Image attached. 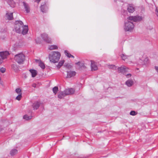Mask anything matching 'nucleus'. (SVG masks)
Masks as SVG:
<instances>
[{
  "mask_svg": "<svg viewBox=\"0 0 158 158\" xmlns=\"http://www.w3.org/2000/svg\"><path fill=\"white\" fill-rule=\"evenodd\" d=\"M15 29L17 33L21 32L23 35L26 34L28 30L27 26L24 25L23 22L21 21H16L15 22Z\"/></svg>",
  "mask_w": 158,
  "mask_h": 158,
  "instance_id": "nucleus-1",
  "label": "nucleus"
},
{
  "mask_svg": "<svg viewBox=\"0 0 158 158\" xmlns=\"http://www.w3.org/2000/svg\"><path fill=\"white\" fill-rule=\"evenodd\" d=\"M128 19V17L125 20L123 28L125 31L132 32L134 28V25L132 22Z\"/></svg>",
  "mask_w": 158,
  "mask_h": 158,
  "instance_id": "nucleus-2",
  "label": "nucleus"
},
{
  "mask_svg": "<svg viewBox=\"0 0 158 158\" xmlns=\"http://www.w3.org/2000/svg\"><path fill=\"white\" fill-rule=\"evenodd\" d=\"M61 54L57 51H53L49 55V59L50 61L53 63L57 62L60 58Z\"/></svg>",
  "mask_w": 158,
  "mask_h": 158,
  "instance_id": "nucleus-3",
  "label": "nucleus"
},
{
  "mask_svg": "<svg viewBox=\"0 0 158 158\" xmlns=\"http://www.w3.org/2000/svg\"><path fill=\"white\" fill-rule=\"evenodd\" d=\"M14 59L18 64H22L25 60V56L23 53H20L15 55Z\"/></svg>",
  "mask_w": 158,
  "mask_h": 158,
  "instance_id": "nucleus-4",
  "label": "nucleus"
},
{
  "mask_svg": "<svg viewBox=\"0 0 158 158\" xmlns=\"http://www.w3.org/2000/svg\"><path fill=\"white\" fill-rule=\"evenodd\" d=\"M143 18V16L139 15L135 16H130L128 17V19L135 22L141 21L142 20Z\"/></svg>",
  "mask_w": 158,
  "mask_h": 158,
  "instance_id": "nucleus-5",
  "label": "nucleus"
},
{
  "mask_svg": "<svg viewBox=\"0 0 158 158\" xmlns=\"http://www.w3.org/2000/svg\"><path fill=\"white\" fill-rule=\"evenodd\" d=\"M118 71L119 73H122L123 74H125L126 72H129V69L126 66L122 65L117 68Z\"/></svg>",
  "mask_w": 158,
  "mask_h": 158,
  "instance_id": "nucleus-6",
  "label": "nucleus"
},
{
  "mask_svg": "<svg viewBox=\"0 0 158 158\" xmlns=\"http://www.w3.org/2000/svg\"><path fill=\"white\" fill-rule=\"evenodd\" d=\"M41 37L43 40L48 43H50L51 42V40L48 36V35L46 33H44L41 35Z\"/></svg>",
  "mask_w": 158,
  "mask_h": 158,
  "instance_id": "nucleus-7",
  "label": "nucleus"
},
{
  "mask_svg": "<svg viewBox=\"0 0 158 158\" xmlns=\"http://www.w3.org/2000/svg\"><path fill=\"white\" fill-rule=\"evenodd\" d=\"M64 91L66 95H67L73 94L75 92V90L73 88H71L66 89Z\"/></svg>",
  "mask_w": 158,
  "mask_h": 158,
  "instance_id": "nucleus-8",
  "label": "nucleus"
},
{
  "mask_svg": "<svg viewBox=\"0 0 158 158\" xmlns=\"http://www.w3.org/2000/svg\"><path fill=\"white\" fill-rule=\"evenodd\" d=\"M9 54V52L7 51L0 52V56L2 60L6 58Z\"/></svg>",
  "mask_w": 158,
  "mask_h": 158,
  "instance_id": "nucleus-9",
  "label": "nucleus"
},
{
  "mask_svg": "<svg viewBox=\"0 0 158 158\" xmlns=\"http://www.w3.org/2000/svg\"><path fill=\"white\" fill-rule=\"evenodd\" d=\"M91 68L92 71L97 70L98 69V67L96 63L93 61H91Z\"/></svg>",
  "mask_w": 158,
  "mask_h": 158,
  "instance_id": "nucleus-10",
  "label": "nucleus"
},
{
  "mask_svg": "<svg viewBox=\"0 0 158 158\" xmlns=\"http://www.w3.org/2000/svg\"><path fill=\"white\" fill-rule=\"evenodd\" d=\"M40 8L41 11L44 13L46 12L48 9V6L46 3L41 5Z\"/></svg>",
  "mask_w": 158,
  "mask_h": 158,
  "instance_id": "nucleus-11",
  "label": "nucleus"
},
{
  "mask_svg": "<svg viewBox=\"0 0 158 158\" xmlns=\"http://www.w3.org/2000/svg\"><path fill=\"white\" fill-rule=\"evenodd\" d=\"M76 74L75 72L74 71H69L67 72V78H70L74 77Z\"/></svg>",
  "mask_w": 158,
  "mask_h": 158,
  "instance_id": "nucleus-12",
  "label": "nucleus"
},
{
  "mask_svg": "<svg viewBox=\"0 0 158 158\" xmlns=\"http://www.w3.org/2000/svg\"><path fill=\"white\" fill-rule=\"evenodd\" d=\"M134 81L132 79H130L127 80L125 82V84L128 87H131L134 84Z\"/></svg>",
  "mask_w": 158,
  "mask_h": 158,
  "instance_id": "nucleus-13",
  "label": "nucleus"
},
{
  "mask_svg": "<svg viewBox=\"0 0 158 158\" xmlns=\"http://www.w3.org/2000/svg\"><path fill=\"white\" fill-rule=\"evenodd\" d=\"M7 4L11 7H14L15 5V2L13 0H5Z\"/></svg>",
  "mask_w": 158,
  "mask_h": 158,
  "instance_id": "nucleus-14",
  "label": "nucleus"
},
{
  "mask_svg": "<svg viewBox=\"0 0 158 158\" xmlns=\"http://www.w3.org/2000/svg\"><path fill=\"white\" fill-rule=\"evenodd\" d=\"M23 5L26 12L27 13H29L30 12V9L28 4L25 2H23Z\"/></svg>",
  "mask_w": 158,
  "mask_h": 158,
  "instance_id": "nucleus-15",
  "label": "nucleus"
},
{
  "mask_svg": "<svg viewBox=\"0 0 158 158\" xmlns=\"http://www.w3.org/2000/svg\"><path fill=\"white\" fill-rule=\"evenodd\" d=\"M29 72L31 74V77H35L37 74V71L35 69H30Z\"/></svg>",
  "mask_w": 158,
  "mask_h": 158,
  "instance_id": "nucleus-16",
  "label": "nucleus"
},
{
  "mask_svg": "<svg viewBox=\"0 0 158 158\" xmlns=\"http://www.w3.org/2000/svg\"><path fill=\"white\" fill-rule=\"evenodd\" d=\"M66 96V95L64 92V91L60 92L58 95V98L60 99L63 98L64 97Z\"/></svg>",
  "mask_w": 158,
  "mask_h": 158,
  "instance_id": "nucleus-17",
  "label": "nucleus"
},
{
  "mask_svg": "<svg viewBox=\"0 0 158 158\" xmlns=\"http://www.w3.org/2000/svg\"><path fill=\"white\" fill-rule=\"evenodd\" d=\"M40 106V103L38 102H35L32 105V107L34 110H37Z\"/></svg>",
  "mask_w": 158,
  "mask_h": 158,
  "instance_id": "nucleus-18",
  "label": "nucleus"
},
{
  "mask_svg": "<svg viewBox=\"0 0 158 158\" xmlns=\"http://www.w3.org/2000/svg\"><path fill=\"white\" fill-rule=\"evenodd\" d=\"M128 11L129 13H133L135 10V8L132 5H130L127 8Z\"/></svg>",
  "mask_w": 158,
  "mask_h": 158,
  "instance_id": "nucleus-19",
  "label": "nucleus"
},
{
  "mask_svg": "<svg viewBox=\"0 0 158 158\" xmlns=\"http://www.w3.org/2000/svg\"><path fill=\"white\" fill-rule=\"evenodd\" d=\"M12 13H7L6 15V16L7 19L9 20H11L13 19Z\"/></svg>",
  "mask_w": 158,
  "mask_h": 158,
  "instance_id": "nucleus-20",
  "label": "nucleus"
},
{
  "mask_svg": "<svg viewBox=\"0 0 158 158\" xmlns=\"http://www.w3.org/2000/svg\"><path fill=\"white\" fill-rule=\"evenodd\" d=\"M107 66L109 69L113 70H116L117 69V67L114 65L107 64Z\"/></svg>",
  "mask_w": 158,
  "mask_h": 158,
  "instance_id": "nucleus-21",
  "label": "nucleus"
},
{
  "mask_svg": "<svg viewBox=\"0 0 158 158\" xmlns=\"http://www.w3.org/2000/svg\"><path fill=\"white\" fill-rule=\"evenodd\" d=\"M18 153V150L16 149H12L10 152V154L11 156H13Z\"/></svg>",
  "mask_w": 158,
  "mask_h": 158,
  "instance_id": "nucleus-22",
  "label": "nucleus"
},
{
  "mask_svg": "<svg viewBox=\"0 0 158 158\" xmlns=\"http://www.w3.org/2000/svg\"><path fill=\"white\" fill-rule=\"evenodd\" d=\"M58 48L57 46L56 45H49L48 47V49L50 50L57 49Z\"/></svg>",
  "mask_w": 158,
  "mask_h": 158,
  "instance_id": "nucleus-23",
  "label": "nucleus"
},
{
  "mask_svg": "<svg viewBox=\"0 0 158 158\" xmlns=\"http://www.w3.org/2000/svg\"><path fill=\"white\" fill-rule=\"evenodd\" d=\"M64 53L65 55L69 58H74V56L73 55H71L69 53V52L67 50H65L64 51Z\"/></svg>",
  "mask_w": 158,
  "mask_h": 158,
  "instance_id": "nucleus-24",
  "label": "nucleus"
},
{
  "mask_svg": "<svg viewBox=\"0 0 158 158\" xmlns=\"http://www.w3.org/2000/svg\"><path fill=\"white\" fill-rule=\"evenodd\" d=\"M32 118V116H28V115L26 114L23 116V118L25 120H28L31 119Z\"/></svg>",
  "mask_w": 158,
  "mask_h": 158,
  "instance_id": "nucleus-25",
  "label": "nucleus"
},
{
  "mask_svg": "<svg viewBox=\"0 0 158 158\" xmlns=\"http://www.w3.org/2000/svg\"><path fill=\"white\" fill-rule=\"evenodd\" d=\"M64 60H61L59 62L58 65H56V66L58 68H60L63 65L64 63Z\"/></svg>",
  "mask_w": 158,
  "mask_h": 158,
  "instance_id": "nucleus-26",
  "label": "nucleus"
},
{
  "mask_svg": "<svg viewBox=\"0 0 158 158\" xmlns=\"http://www.w3.org/2000/svg\"><path fill=\"white\" fill-rule=\"evenodd\" d=\"M121 57L122 59L123 60H125V59L128 58L129 56H127L124 54H122L121 55Z\"/></svg>",
  "mask_w": 158,
  "mask_h": 158,
  "instance_id": "nucleus-27",
  "label": "nucleus"
},
{
  "mask_svg": "<svg viewBox=\"0 0 158 158\" xmlns=\"http://www.w3.org/2000/svg\"><path fill=\"white\" fill-rule=\"evenodd\" d=\"M39 65L42 69H44L45 68V65L41 61H40L39 64Z\"/></svg>",
  "mask_w": 158,
  "mask_h": 158,
  "instance_id": "nucleus-28",
  "label": "nucleus"
},
{
  "mask_svg": "<svg viewBox=\"0 0 158 158\" xmlns=\"http://www.w3.org/2000/svg\"><path fill=\"white\" fill-rule=\"evenodd\" d=\"M12 68L15 72L17 71L18 69V68L16 64H13L12 65Z\"/></svg>",
  "mask_w": 158,
  "mask_h": 158,
  "instance_id": "nucleus-29",
  "label": "nucleus"
},
{
  "mask_svg": "<svg viewBox=\"0 0 158 158\" xmlns=\"http://www.w3.org/2000/svg\"><path fill=\"white\" fill-rule=\"evenodd\" d=\"M58 87L57 86L54 87L53 88L52 90L55 94H56L57 93L58 91Z\"/></svg>",
  "mask_w": 158,
  "mask_h": 158,
  "instance_id": "nucleus-30",
  "label": "nucleus"
},
{
  "mask_svg": "<svg viewBox=\"0 0 158 158\" xmlns=\"http://www.w3.org/2000/svg\"><path fill=\"white\" fill-rule=\"evenodd\" d=\"M15 91L18 94H22L21 90L20 88L16 89Z\"/></svg>",
  "mask_w": 158,
  "mask_h": 158,
  "instance_id": "nucleus-31",
  "label": "nucleus"
},
{
  "mask_svg": "<svg viewBox=\"0 0 158 158\" xmlns=\"http://www.w3.org/2000/svg\"><path fill=\"white\" fill-rule=\"evenodd\" d=\"M22 97V94H18L16 97V99L18 101H19Z\"/></svg>",
  "mask_w": 158,
  "mask_h": 158,
  "instance_id": "nucleus-32",
  "label": "nucleus"
},
{
  "mask_svg": "<svg viewBox=\"0 0 158 158\" xmlns=\"http://www.w3.org/2000/svg\"><path fill=\"white\" fill-rule=\"evenodd\" d=\"M126 77L127 78H129L131 77L132 75L131 73H128L126 74V72L125 73V74H124Z\"/></svg>",
  "mask_w": 158,
  "mask_h": 158,
  "instance_id": "nucleus-33",
  "label": "nucleus"
},
{
  "mask_svg": "<svg viewBox=\"0 0 158 158\" xmlns=\"http://www.w3.org/2000/svg\"><path fill=\"white\" fill-rule=\"evenodd\" d=\"M137 114V113L134 111H131L130 112V114L132 116H134Z\"/></svg>",
  "mask_w": 158,
  "mask_h": 158,
  "instance_id": "nucleus-34",
  "label": "nucleus"
},
{
  "mask_svg": "<svg viewBox=\"0 0 158 158\" xmlns=\"http://www.w3.org/2000/svg\"><path fill=\"white\" fill-rule=\"evenodd\" d=\"M0 71L2 73H4L6 71V69L3 68H2L0 69Z\"/></svg>",
  "mask_w": 158,
  "mask_h": 158,
  "instance_id": "nucleus-35",
  "label": "nucleus"
},
{
  "mask_svg": "<svg viewBox=\"0 0 158 158\" xmlns=\"http://www.w3.org/2000/svg\"><path fill=\"white\" fill-rule=\"evenodd\" d=\"M155 69H156V71L158 73V67L155 66Z\"/></svg>",
  "mask_w": 158,
  "mask_h": 158,
  "instance_id": "nucleus-36",
  "label": "nucleus"
},
{
  "mask_svg": "<svg viewBox=\"0 0 158 158\" xmlns=\"http://www.w3.org/2000/svg\"><path fill=\"white\" fill-rule=\"evenodd\" d=\"M140 9H141V10L142 11H144V9L143 7H141L140 8Z\"/></svg>",
  "mask_w": 158,
  "mask_h": 158,
  "instance_id": "nucleus-37",
  "label": "nucleus"
},
{
  "mask_svg": "<svg viewBox=\"0 0 158 158\" xmlns=\"http://www.w3.org/2000/svg\"><path fill=\"white\" fill-rule=\"evenodd\" d=\"M32 86L33 87L35 88L36 87V84H34L32 85Z\"/></svg>",
  "mask_w": 158,
  "mask_h": 158,
  "instance_id": "nucleus-38",
  "label": "nucleus"
},
{
  "mask_svg": "<svg viewBox=\"0 0 158 158\" xmlns=\"http://www.w3.org/2000/svg\"><path fill=\"white\" fill-rule=\"evenodd\" d=\"M127 13V11H124V12L123 13V14L124 15H125Z\"/></svg>",
  "mask_w": 158,
  "mask_h": 158,
  "instance_id": "nucleus-39",
  "label": "nucleus"
},
{
  "mask_svg": "<svg viewBox=\"0 0 158 158\" xmlns=\"http://www.w3.org/2000/svg\"><path fill=\"white\" fill-rule=\"evenodd\" d=\"M81 64V62H78L77 63H76V64L78 65H80Z\"/></svg>",
  "mask_w": 158,
  "mask_h": 158,
  "instance_id": "nucleus-40",
  "label": "nucleus"
},
{
  "mask_svg": "<svg viewBox=\"0 0 158 158\" xmlns=\"http://www.w3.org/2000/svg\"><path fill=\"white\" fill-rule=\"evenodd\" d=\"M3 62L2 60L0 59V64H1Z\"/></svg>",
  "mask_w": 158,
  "mask_h": 158,
  "instance_id": "nucleus-41",
  "label": "nucleus"
},
{
  "mask_svg": "<svg viewBox=\"0 0 158 158\" xmlns=\"http://www.w3.org/2000/svg\"><path fill=\"white\" fill-rule=\"evenodd\" d=\"M146 63H145L144 62L142 63V64L144 65Z\"/></svg>",
  "mask_w": 158,
  "mask_h": 158,
  "instance_id": "nucleus-42",
  "label": "nucleus"
},
{
  "mask_svg": "<svg viewBox=\"0 0 158 158\" xmlns=\"http://www.w3.org/2000/svg\"><path fill=\"white\" fill-rule=\"evenodd\" d=\"M40 0H36V1H38V3H39Z\"/></svg>",
  "mask_w": 158,
  "mask_h": 158,
  "instance_id": "nucleus-43",
  "label": "nucleus"
},
{
  "mask_svg": "<svg viewBox=\"0 0 158 158\" xmlns=\"http://www.w3.org/2000/svg\"><path fill=\"white\" fill-rule=\"evenodd\" d=\"M118 1H120V2H122L123 1H122V0H118Z\"/></svg>",
  "mask_w": 158,
  "mask_h": 158,
  "instance_id": "nucleus-44",
  "label": "nucleus"
},
{
  "mask_svg": "<svg viewBox=\"0 0 158 158\" xmlns=\"http://www.w3.org/2000/svg\"><path fill=\"white\" fill-rule=\"evenodd\" d=\"M148 60V59L147 58H145V61Z\"/></svg>",
  "mask_w": 158,
  "mask_h": 158,
  "instance_id": "nucleus-45",
  "label": "nucleus"
},
{
  "mask_svg": "<svg viewBox=\"0 0 158 158\" xmlns=\"http://www.w3.org/2000/svg\"><path fill=\"white\" fill-rule=\"evenodd\" d=\"M116 0H114V2H116Z\"/></svg>",
  "mask_w": 158,
  "mask_h": 158,
  "instance_id": "nucleus-46",
  "label": "nucleus"
}]
</instances>
